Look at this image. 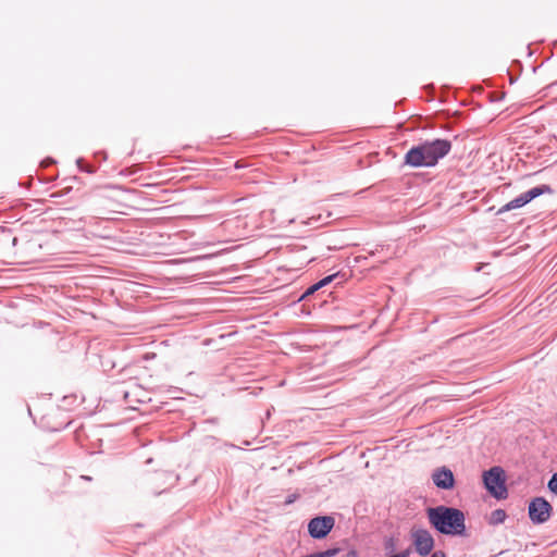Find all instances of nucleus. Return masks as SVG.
I'll list each match as a JSON object with an SVG mask.
<instances>
[{
	"label": "nucleus",
	"mask_w": 557,
	"mask_h": 557,
	"mask_svg": "<svg viewBox=\"0 0 557 557\" xmlns=\"http://www.w3.org/2000/svg\"><path fill=\"white\" fill-rule=\"evenodd\" d=\"M430 524L441 534L466 535V519L463 512L454 507L440 505L426 509Z\"/></svg>",
	"instance_id": "obj_1"
},
{
	"label": "nucleus",
	"mask_w": 557,
	"mask_h": 557,
	"mask_svg": "<svg viewBox=\"0 0 557 557\" xmlns=\"http://www.w3.org/2000/svg\"><path fill=\"white\" fill-rule=\"evenodd\" d=\"M450 149L451 143L447 139L424 141L407 151L405 163L412 168L434 166Z\"/></svg>",
	"instance_id": "obj_2"
},
{
	"label": "nucleus",
	"mask_w": 557,
	"mask_h": 557,
	"mask_svg": "<svg viewBox=\"0 0 557 557\" xmlns=\"http://www.w3.org/2000/svg\"><path fill=\"white\" fill-rule=\"evenodd\" d=\"M552 191L553 190L549 185L543 184V185L535 186V187L520 194L515 199L505 203L503 207H500L497 210V214L500 215L505 212L522 208L525 205H528L530 201H532L533 199L537 198L539 196H542L544 194H550Z\"/></svg>",
	"instance_id": "obj_3"
},
{
	"label": "nucleus",
	"mask_w": 557,
	"mask_h": 557,
	"mask_svg": "<svg viewBox=\"0 0 557 557\" xmlns=\"http://www.w3.org/2000/svg\"><path fill=\"white\" fill-rule=\"evenodd\" d=\"M483 481L486 490L496 498H504L507 495L504 470L500 467H493L484 472Z\"/></svg>",
	"instance_id": "obj_4"
},
{
	"label": "nucleus",
	"mask_w": 557,
	"mask_h": 557,
	"mask_svg": "<svg viewBox=\"0 0 557 557\" xmlns=\"http://www.w3.org/2000/svg\"><path fill=\"white\" fill-rule=\"evenodd\" d=\"M410 536L412 545L420 556L425 557L432 553L434 548V539L429 530L423 528H412Z\"/></svg>",
	"instance_id": "obj_5"
},
{
	"label": "nucleus",
	"mask_w": 557,
	"mask_h": 557,
	"mask_svg": "<svg viewBox=\"0 0 557 557\" xmlns=\"http://www.w3.org/2000/svg\"><path fill=\"white\" fill-rule=\"evenodd\" d=\"M528 511L534 524H543L550 519L553 507L544 497H535L530 502Z\"/></svg>",
	"instance_id": "obj_6"
},
{
	"label": "nucleus",
	"mask_w": 557,
	"mask_h": 557,
	"mask_svg": "<svg viewBox=\"0 0 557 557\" xmlns=\"http://www.w3.org/2000/svg\"><path fill=\"white\" fill-rule=\"evenodd\" d=\"M334 518L330 516L315 517L308 523V531L313 539L325 537L334 527Z\"/></svg>",
	"instance_id": "obj_7"
},
{
	"label": "nucleus",
	"mask_w": 557,
	"mask_h": 557,
	"mask_svg": "<svg viewBox=\"0 0 557 557\" xmlns=\"http://www.w3.org/2000/svg\"><path fill=\"white\" fill-rule=\"evenodd\" d=\"M39 237H37L38 246L40 249L44 247L47 248V255H54L59 249V232L57 230H52L51 232L46 231L45 228H40L38 232Z\"/></svg>",
	"instance_id": "obj_8"
},
{
	"label": "nucleus",
	"mask_w": 557,
	"mask_h": 557,
	"mask_svg": "<svg viewBox=\"0 0 557 557\" xmlns=\"http://www.w3.org/2000/svg\"><path fill=\"white\" fill-rule=\"evenodd\" d=\"M434 485L442 490H450L454 487L455 479L450 469L442 467L432 473Z\"/></svg>",
	"instance_id": "obj_9"
},
{
	"label": "nucleus",
	"mask_w": 557,
	"mask_h": 557,
	"mask_svg": "<svg viewBox=\"0 0 557 557\" xmlns=\"http://www.w3.org/2000/svg\"><path fill=\"white\" fill-rule=\"evenodd\" d=\"M507 518V513L504 509H495L488 517V523L491 525H498L503 523Z\"/></svg>",
	"instance_id": "obj_10"
},
{
	"label": "nucleus",
	"mask_w": 557,
	"mask_h": 557,
	"mask_svg": "<svg viewBox=\"0 0 557 557\" xmlns=\"http://www.w3.org/2000/svg\"><path fill=\"white\" fill-rule=\"evenodd\" d=\"M339 552L338 548H330V549H326L324 552H318V553H314L313 556L314 557H333L335 556L337 553Z\"/></svg>",
	"instance_id": "obj_11"
},
{
	"label": "nucleus",
	"mask_w": 557,
	"mask_h": 557,
	"mask_svg": "<svg viewBox=\"0 0 557 557\" xmlns=\"http://www.w3.org/2000/svg\"><path fill=\"white\" fill-rule=\"evenodd\" d=\"M548 488L550 492L557 495V473H554L548 481Z\"/></svg>",
	"instance_id": "obj_12"
},
{
	"label": "nucleus",
	"mask_w": 557,
	"mask_h": 557,
	"mask_svg": "<svg viewBox=\"0 0 557 557\" xmlns=\"http://www.w3.org/2000/svg\"><path fill=\"white\" fill-rule=\"evenodd\" d=\"M335 276H336V274L325 276L324 278H322L321 281L318 282V286L323 287V286L327 285L329 283H331L334 280Z\"/></svg>",
	"instance_id": "obj_13"
},
{
	"label": "nucleus",
	"mask_w": 557,
	"mask_h": 557,
	"mask_svg": "<svg viewBox=\"0 0 557 557\" xmlns=\"http://www.w3.org/2000/svg\"><path fill=\"white\" fill-rule=\"evenodd\" d=\"M321 288V286H318V283L311 285L307 290L306 293L304 294L302 297H306V296H309L313 293H315L317 290H319Z\"/></svg>",
	"instance_id": "obj_14"
},
{
	"label": "nucleus",
	"mask_w": 557,
	"mask_h": 557,
	"mask_svg": "<svg viewBox=\"0 0 557 557\" xmlns=\"http://www.w3.org/2000/svg\"><path fill=\"white\" fill-rule=\"evenodd\" d=\"M410 548H407L398 554H395V556H400V557H409L410 556Z\"/></svg>",
	"instance_id": "obj_15"
},
{
	"label": "nucleus",
	"mask_w": 557,
	"mask_h": 557,
	"mask_svg": "<svg viewBox=\"0 0 557 557\" xmlns=\"http://www.w3.org/2000/svg\"><path fill=\"white\" fill-rule=\"evenodd\" d=\"M431 557H446V554L443 550H435L432 553Z\"/></svg>",
	"instance_id": "obj_16"
},
{
	"label": "nucleus",
	"mask_w": 557,
	"mask_h": 557,
	"mask_svg": "<svg viewBox=\"0 0 557 557\" xmlns=\"http://www.w3.org/2000/svg\"><path fill=\"white\" fill-rule=\"evenodd\" d=\"M385 547H386V549H394V541H393V539H389V540L385 543Z\"/></svg>",
	"instance_id": "obj_17"
},
{
	"label": "nucleus",
	"mask_w": 557,
	"mask_h": 557,
	"mask_svg": "<svg viewBox=\"0 0 557 557\" xmlns=\"http://www.w3.org/2000/svg\"><path fill=\"white\" fill-rule=\"evenodd\" d=\"M296 499V495H292L287 498L286 504H292Z\"/></svg>",
	"instance_id": "obj_18"
},
{
	"label": "nucleus",
	"mask_w": 557,
	"mask_h": 557,
	"mask_svg": "<svg viewBox=\"0 0 557 557\" xmlns=\"http://www.w3.org/2000/svg\"><path fill=\"white\" fill-rule=\"evenodd\" d=\"M62 428H63V424H62V423H60L59 425H55V426H53L52 429H53L54 431H60Z\"/></svg>",
	"instance_id": "obj_19"
},
{
	"label": "nucleus",
	"mask_w": 557,
	"mask_h": 557,
	"mask_svg": "<svg viewBox=\"0 0 557 557\" xmlns=\"http://www.w3.org/2000/svg\"><path fill=\"white\" fill-rule=\"evenodd\" d=\"M27 411H28L29 417H33L32 408L29 406L27 407Z\"/></svg>",
	"instance_id": "obj_20"
},
{
	"label": "nucleus",
	"mask_w": 557,
	"mask_h": 557,
	"mask_svg": "<svg viewBox=\"0 0 557 557\" xmlns=\"http://www.w3.org/2000/svg\"><path fill=\"white\" fill-rule=\"evenodd\" d=\"M50 162H51V161H49V162H48V161H42V162H41V166H47Z\"/></svg>",
	"instance_id": "obj_21"
},
{
	"label": "nucleus",
	"mask_w": 557,
	"mask_h": 557,
	"mask_svg": "<svg viewBox=\"0 0 557 557\" xmlns=\"http://www.w3.org/2000/svg\"><path fill=\"white\" fill-rule=\"evenodd\" d=\"M37 182H42V178L37 174L36 176Z\"/></svg>",
	"instance_id": "obj_22"
},
{
	"label": "nucleus",
	"mask_w": 557,
	"mask_h": 557,
	"mask_svg": "<svg viewBox=\"0 0 557 557\" xmlns=\"http://www.w3.org/2000/svg\"><path fill=\"white\" fill-rule=\"evenodd\" d=\"M389 557H400V556H395V555H392V556H389Z\"/></svg>",
	"instance_id": "obj_23"
}]
</instances>
